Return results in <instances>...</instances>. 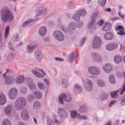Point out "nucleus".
I'll list each match as a JSON object with an SVG mask.
<instances>
[{"instance_id": "nucleus-26", "label": "nucleus", "mask_w": 125, "mask_h": 125, "mask_svg": "<svg viewBox=\"0 0 125 125\" xmlns=\"http://www.w3.org/2000/svg\"><path fill=\"white\" fill-rule=\"evenodd\" d=\"M28 48H27V52L29 53H31L33 51V50L35 48L37 47V45H28L27 46Z\"/></svg>"}, {"instance_id": "nucleus-30", "label": "nucleus", "mask_w": 125, "mask_h": 125, "mask_svg": "<svg viewBox=\"0 0 125 125\" xmlns=\"http://www.w3.org/2000/svg\"><path fill=\"white\" fill-rule=\"evenodd\" d=\"M32 71L34 75L38 77L41 78L44 77V76L43 75L38 72L35 70H33Z\"/></svg>"}, {"instance_id": "nucleus-2", "label": "nucleus", "mask_w": 125, "mask_h": 125, "mask_svg": "<svg viewBox=\"0 0 125 125\" xmlns=\"http://www.w3.org/2000/svg\"><path fill=\"white\" fill-rule=\"evenodd\" d=\"M26 104L25 99L23 97L18 98L15 102L14 105L17 110H20L23 108Z\"/></svg>"}, {"instance_id": "nucleus-59", "label": "nucleus", "mask_w": 125, "mask_h": 125, "mask_svg": "<svg viewBox=\"0 0 125 125\" xmlns=\"http://www.w3.org/2000/svg\"><path fill=\"white\" fill-rule=\"evenodd\" d=\"M13 58V54H10L8 56V58L10 60L12 59Z\"/></svg>"}, {"instance_id": "nucleus-23", "label": "nucleus", "mask_w": 125, "mask_h": 125, "mask_svg": "<svg viewBox=\"0 0 125 125\" xmlns=\"http://www.w3.org/2000/svg\"><path fill=\"white\" fill-rule=\"evenodd\" d=\"M36 97L38 99H39L42 96V93L39 90H36L34 93Z\"/></svg>"}, {"instance_id": "nucleus-60", "label": "nucleus", "mask_w": 125, "mask_h": 125, "mask_svg": "<svg viewBox=\"0 0 125 125\" xmlns=\"http://www.w3.org/2000/svg\"><path fill=\"white\" fill-rule=\"evenodd\" d=\"M104 10L105 11L110 12L111 11V9L110 8H108L105 9Z\"/></svg>"}, {"instance_id": "nucleus-57", "label": "nucleus", "mask_w": 125, "mask_h": 125, "mask_svg": "<svg viewBox=\"0 0 125 125\" xmlns=\"http://www.w3.org/2000/svg\"><path fill=\"white\" fill-rule=\"evenodd\" d=\"M104 21L103 20H100L98 23V24L99 25L101 26L104 23Z\"/></svg>"}, {"instance_id": "nucleus-62", "label": "nucleus", "mask_w": 125, "mask_h": 125, "mask_svg": "<svg viewBox=\"0 0 125 125\" xmlns=\"http://www.w3.org/2000/svg\"><path fill=\"white\" fill-rule=\"evenodd\" d=\"M119 15L122 18H124V15L122 14L121 12H120L119 13Z\"/></svg>"}, {"instance_id": "nucleus-1", "label": "nucleus", "mask_w": 125, "mask_h": 125, "mask_svg": "<svg viewBox=\"0 0 125 125\" xmlns=\"http://www.w3.org/2000/svg\"><path fill=\"white\" fill-rule=\"evenodd\" d=\"M2 20L5 22L7 21H10L14 18V16L11 12L6 7H4L1 10Z\"/></svg>"}, {"instance_id": "nucleus-41", "label": "nucleus", "mask_w": 125, "mask_h": 125, "mask_svg": "<svg viewBox=\"0 0 125 125\" xmlns=\"http://www.w3.org/2000/svg\"><path fill=\"white\" fill-rule=\"evenodd\" d=\"M78 13L81 15L84 16L86 14V12L83 9H81L79 10L78 11Z\"/></svg>"}, {"instance_id": "nucleus-40", "label": "nucleus", "mask_w": 125, "mask_h": 125, "mask_svg": "<svg viewBox=\"0 0 125 125\" xmlns=\"http://www.w3.org/2000/svg\"><path fill=\"white\" fill-rule=\"evenodd\" d=\"M29 88L32 91L36 89V86L32 83H30L29 86Z\"/></svg>"}, {"instance_id": "nucleus-52", "label": "nucleus", "mask_w": 125, "mask_h": 125, "mask_svg": "<svg viewBox=\"0 0 125 125\" xmlns=\"http://www.w3.org/2000/svg\"><path fill=\"white\" fill-rule=\"evenodd\" d=\"M75 87L78 90L80 91L82 90V88L78 84H76L75 86Z\"/></svg>"}, {"instance_id": "nucleus-3", "label": "nucleus", "mask_w": 125, "mask_h": 125, "mask_svg": "<svg viewBox=\"0 0 125 125\" xmlns=\"http://www.w3.org/2000/svg\"><path fill=\"white\" fill-rule=\"evenodd\" d=\"M63 99L65 102H69L71 101L72 97L71 94L68 93H62L58 97L59 102L62 104H63Z\"/></svg>"}, {"instance_id": "nucleus-50", "label": "nucleus", "mask_w": 125, "mask_h": 125, "mask_svg": "<svg viewBox=\"0 0 125 125\" xmlns=\"http://www.w3.org/2000/svg\"><path fill=\"white\" fill-rule=\"evenodd\" d=\"M83 24V22L80 21L77 23V26L79 28H81Z\"/></svg>"}, {"instance_id": "nucleus-43", "label": "nucleus", "mask_w": 125, "mask_h": 125, "mask_svg": "<svg viewBox=\"0 0 125 125\" xmlns=\"http://www.w3.org/2000/svg\"><path fill=\"white\" fill-rule=\"evenodd\" d=\"M31 20L29 19L26 21L25 22L22 24V26L23 27H26L28 24L29 23L31 22L32 21Z\"/></svg>"}, {"instance_id": "nucleus-42", "label": "nucleus", "mask_w": 125, "mask_h": 125, "mask_svg": "<svg viewBox=\"0 0 125 125\" xmlns=\"http://www.w3.org/2000/svg\"><path fill=\"white\" fill-rule=\"evenodd\" d=\"M2 125H11V124L8 119H6L2 122Z\"/></svg>"}, {"instance_id": "nucleus-28", "label": "nucleus", "mask_w": 125, "mask_h": 125, "mask_svg": "<svg viewBox=\"0 0 125 125\" xmlns=\"http://www.w3.org/2000/svg\"><path fill=\"white\" fill-rule=\"evenodd\" d=\"M12 106L10 105H8L4 109V111L5 113L7 114H9L12 110Z\"/></svg>"}, {"instance_id": "nucleus-17", "label": "nucleus", "mask_w": 125, "mask_h": 125, "mask_svg": "<svg viewBox=\"0 0 125 125\" xmlns=\"http://www.w3.org/2000/svg\"><path fill=\"white\" fill-rule=\"evenodd\" d=\"M6 102V100L5 95L3 94H0V105H3Z\"/></svg>"}, {"instance_id": "nucleus-44", "label": "nucleus", "mask_w": 125, "mask_h": 125, "mask_svg": "<svg viewBox=\"0 0 125 125\" xmlns=\"http://www.w3.org/2000/svg\"><path fill=\"white\" fill-rule=\"evenodd\" d=\"M20 91L22 94H25L27 92L26 88L24 87L21 88L20 89Z\"/></svg>"}, {"instance_id": "nucleus-16", "label": "nucleus", "mask_w": 125, "mask_h": 125, "mask_svg": "<svg viewBox=\"0 0 125 125\" xmlns=\"http://www.w3.org/2000/svg\"><path fill=\"white\" fill-rule=\"evenodd\" d=\"M104 38L106 40H109L113 39V36L112 34L110 32H107L104 34Z\"/></svg>"}, {"instance_id": "nucleus-6", "label": "nucleus", "mask_w": 125, "mask_h": 125, "mask_svg": "<svg viewBox=\"0 0 125 125\" xmlns=\"http://www.w3.org/2000/svg\"><path fill=\"white\" fill-rule=\"evenodd\" d=\"M17 91L14 88H11L9 90L8 95L9 98L11 100L14 99L17 96Z\"/></svg>"}, {"instance_id": "nucleus-36", "label": "nucleus", "mask_w": 125, "mask_h": 125, "mask_svg": "<svg viewBox=\"0 0 125 125\" xmlns=\"http://www.w3.org/2000/svg\"><path fill=\"white\" fill-rule=\"evenodd\" d=\"M73 19L76 21H78L80 19V17L79 13H76L74 14L73 16Z\"/></svg>"}, {"instance_id": "nucleus-61", "label": "nucleus", "mask_w": 125, "mask_h": 125, "mask_svg": "<svg viewBox=\"0 0 125 125\" xmlns=\"http://www.w3.org/2000/svg\"><path fill=\"white\" fill-rule=\"evenodd\" d=\"M5 34H4V37L5 38H7L8 35L9 33V32H5Z\"/></svg>"}, {"instance_id": "nucleus-34", "label": "nucleus", "mask_w": 125, "mask_h": 125, "mask_svg": "<svg viewBox=\"0 0 125 125\" xmlns=\"http://www.w3.org/2000/svg\"><path fill=\"white\" fill-rule=\"evenodd\" d=\"M37 85L39 88L40 90H44L45 88L44 84L42 82L38 83L37 84Z\"/></svg>"}, {"instance_id": "nucleus-29", "label": "nucleus", "mask_w": 125, "mask_h": 125, "mask_svg": "<svg viewBox=\"0 0 125 125\" xmlns=\"http://www.w3.org/2000/svg\"><path fill=\"white\" fill-rule=\"evenodd\" d=\"M62 86L63 88L67 87L68 85V84L67 82V80L65 79L62 78Z\"/></svg>"}, {"instance_id": "nucleus-53", "label": "nucleus", "mask_w": 125, "mask_h": 125, "mask_svg": "<svg viewBox=\"0 0 125 125\" xmlns=\"http://www.w3.org/2000/svg\"><path fill=\"white\" fill-rule=\"evenodd\" d=\"M116 102V101L113 100L111 101L109 104L108 106L109 107H111L112 105H113L115 103V102Z\"/></svg>"}, {"instance_id": "nucleus-20", "label": "nucleus", "mask_w": 125, "mask_h": 125, "mask_svg": "<svg viewBox=\"0 0 125 125\" xmlns=\"http://www.w3.org/2000/svg\"><path fill=\"white\" fill-rule=\"evenodd\" d=\"M21 116L23 119L27 118L28 117V115L27 111L26 109L22 110L21 112Z\"/></svg>"}, {"instance_id": "nucleus-31", "label": "nucleus", "mask_w": 125, "mask_h": 125, "mask_svg": "<svg viewBox=\"0 0 125 125\" xmlns=\"http://www.w3.org/2000/svg\"><path fill=\"white\" fill-rule=\"evenodd\" d=\"M71 116L72 118H75L77 117V115H79L77 114L74 110L70 111Z\"/></svg>"}, {"instance_id": "nucleus-25", "label": "nucleus", "mask_w": 125, "mask_h": 125, "mask_svg": "<svg viewBox=\"0 0 125 125\" xmlns=\"http://www.w3.org/2000/svg\"><path fill=\"white\" fill-rule=\"evenodd\" d=\"M109 82L111 83L112 84L115 83V79L114 75L110 74L109 76Z\"/></svg>"}, {"instance_id": "nucleus-35", "label": "nucleus", "mask_w": 125, "mask_h": 125, "mask_svg": "<svg viewBox=\"0 0 125 125\" xmlns=\"http://www.w3.org/2000/svg\"><path fill=\"white\" fill-rule=\"evenodd\" d=\"M95 21L94 19L91 20L89 22L87 26V28L88 29H90L94 23Z\"/></svg>"}, {"instance_id": "nucleus-21", "label": "nucleus", "mask_w": 125, "mask_h": 125, "mask_svg": "<svg viewBox=\"0 0 125 125\" xmlns=\"http://www.w3.org/2000/svg\"><path fill=\"white\" fill-rule=\"evenodd\" d=\"M76 27V24L73 21H71L70 22L68 26V29L72 30H75V29Z\"/></svg>"}, {"instance_id": "nucleus-14", "label": "nucleus", "mask_w": 125, "mask_h": 125, "mask_svg": "<svg viewBox=\"0 0 125 125\" xmlns=\"http://www.w3.org/2000/svg\"><path fill=\"white\" fill-rule=\"evenodd\" d=\"M35 56L36 59L39 61H41L43 57V55L40 49L36 50Z\"/></svg>"}, {"instance_id": "nucleus-63", "label": "nucleus", "mask_w": 125, "mask_h": 125, "mask_svg": "<svg viewBox=\"0 0 125 125\" xmlns=\"http://www.w3.org/2000/svg\"><path fill=\"white\" fill-rule=\"evenodd\" d=\"M17 125H25V124L21 122H19L17 124Z\"/></svg>"}, {"instance_id": "nucleus-49", "label": "nucleus", "mask_w": 125, "mask_h": 125, "mask_svg": "<svg viewBox=\"0 0 125 125\" xmlns=\"http://www.w3.org/2000/svg\"><path fill=\"white\" fill-rule=\"evenodd\" d=\"M86 39V38L85 37L83 38H82L81 40V42L80 43V46H81L83 45L84 43L85 40Z\"/></svg>"}, {"instance_id": "nucleus-37", "label": "nucleus", "mask_w": 125, "mask_h": 125, "mask_svg": "<svg viewBox=\"0 0 125 125\" xmlns=\"http://www.w3.org/2000/svg\"><path fill=\"white\" fill-rule=\"evenodd\" d=\"M97 84L100 87H103L105 85V84L104 82L101 80H99L98 81Z\"/></svg>"}, {"instance_id": "nucleus-48", "label": "nucleus", "mask_w": 125, "mask_h": 125, "mask_svg": "<svg viewBox=\"0 0 125 125\" xmlns=\"http://www.w3.org/2000/svg\"><path fill=\"white\" fill-rule=\"evenodd\" d=\"M39 31H46V29L45 26H42L40 28Z\"/></svg>"}, {"instance_id": "nucleus-9", "label": "nucleus", "mask_w": 125, "mask_h": 125, "mask_svg": "<svg viewBox=\"0 0 125 125\" xmlns=\"http://www.w3.org/2000/svg\"><path fill=\"white\" fill-rule=\"evenodd\" d=\"M118 46L117 44L115 42L108 43L106 46V49L108 51H112L116 49Z\"/></svg>"}, {"instance_id": "nucleus-45", "label": "nucleus", "mask_w": 125, "mask_h": 125, "mask_svg": "<svg viewBox=\"0 0 125 125\" xmlns=\"http://www.w3.org/2000/svg\"><path fill=\"white\" fill-rule=\"evenodd\" d=\"M27 99L29 102H31L33 100V96L31 94L29 95L27 97Z\"/></svg>"}, {"instance_id": "nucleus-32", "label": "nucleus", "mask_w": 125, "mask_h": 125, "mask_svg": "<svg viewBox=\"0 0 125 125\" xmlns=\"http://www.w3.org/2000/svg\"><path fill=\"white\" fill-rule=\"evenodd\" d=\"M119 91V90L116 91L115 92H110V94L111 96L115 98H116L118 96L117 93H118Z\"/></svg>"}, {"instance_id": "nucleus-11", "label": "nucleus", "mask_w": 125, "mask_h": 125, "mask_svg": "<svg viewBox=\"0 0 125 125\" xmlns=\"http://www.w3.org/2000/svg\"><path fill=\"white\" fill-rule=\"evenodd\" d=\"M58 111V114L60 117L65 118L67 117L68 115L67 113L62 108H60Z\"/></svg>"}, {"instance_id": "nucleus-58", "label": "nucleus", "mask_w": 125, "mask_h": 125, "mask_svg": "<svg viewBox=\"0 0 125 125\" xmlns=\"http://www.w3.org/2000/svg\"><path fill=\"white\" fill-rule=\"evenodd\" d=\"M43 81L48 86L49 84V82L48 80L46 79H43Z\"/></svg>"}, {"instance_id": "nucleus-12", "label": "nucleus", "mask_w": 125, "mask_h": 125, "mask_svg": "<svg viewBox=\"0 0 125 125\" xmlns=\"http://www.w3.org/2000/svg\"><path fill=\"white\" fill-rule=\"evenodd\" d=\"M36 10L41 14L45 15L47 14L46 9L40 5H38L36 7Z\"/></svg>"}, {"instance_id": "nucleus-15", "label": "nucleus", "mask_w": 125, "mask_h": 125, "mask_svg": "<svg viewBox=\"0 0 125 125\" xmlns=\"http://www.w3.org/2000/svg\"><path fill=\"white\" fill-rule=\"evenodd\" d=\"M14 78L12 77L8 76L6 78L5 82L7 84H10L13 83L15 81Z\"/></svg>"}, {"instance_id": "nucleus-8", "label": "nucleus", "mask_w": 125, "mask_h": 125, "mask_svg": "<svg viewBox=\"0 0 125 125\" xmlns=\"http://www.w3.org/2000/svg\"><path fill=\"white\" fill-rule=\"evenodd\" d=\"M93 56V60L94 62H101L103 61V58L100 55L96 52H94L92 53Z\"/></svg>"}, {"instance_id": "nucleus-64", "label": "nucleus", "mask_w": 125, "mask_h": 125, "mask_svg": "<svg viewBox=\"0 0 125 125\" xmlns=\"http://www.w3.org/2000/svg\"><path fill=\"white\" fill-rule=\"evenodd\" d=\"M120 100L125 101V95L121 97L120 99Z\"/></svg>"}, {"instance_id": "nucleus-46", "label": "nucleus", "mask_w": 125, "mask_h": 125, "mask_svg": "<svg viewBox=\"0 0 125 125\" xmlns=\"http://www.w3.org/2000/svg\"><path fill=\"white\" fill-rule=\"evenodd\" d=\"M124 30V28L123 27L120 25L117 26L115 29V30L116 31L119 30V31H123Z\"/></svg>"}, {"instance_id": "nucleus-24", "label": "nucleus", "mask_w": 125, "mask_h": 125, "mask_svg": "<svg viewBox=\"0 0 125 125\" xmlns=\"http://www.w3.org/2000/svg\"><path fill=\"white\" fill-rule=\"evenodd\" d=\"M122 58L121 56L116 55L115 57V58L114 59V61L115 63L118 64L121 62Z\"/></svg>"}, {"instance_id": "nucleus-7", "label": "nucleus", "mask_w": 125, "mask_h": 125, "mask_svg": "<svg viewBox=\"0 0 125 125\" xmlns=\"http://www.w3.org/2000/svg\"><path fill=\"white\" fill-rule=\"evenodd\" d=\"M53 36L54 38L59 41H62L64 39V36L62 32H53Z\"/></svg>"}, {"instance_id": "nucleus-5", "label": "nucleus", "mask_w": 125, "mask_h": 125, "mask_svg": "<svg viewBox=\"0 0 125 125\" xmlns=\"http://www.w3.org/2000/svg\"><path fill=\"white\" fill-rule=\"evenodd\" d=\"M101 42V40L100 38L98 36H95L93 42V47L94 49L99 48Z\"/></svg>"}, {"instance_id": "nucleus-4", "label": "nucleus", "mask_w": 125, "mask_h": 125, "mask_svg": "<svg viewBox=\"0 0 125 125\" xmlns=\"http://www.w3.org/2000/svg\"><path fill=\"white\" fill-rule=\"evenodd\" d=\"M83 87L85 90L88 92H90L92 89V84L91 81L88 79L83 80Z\"/></svg>"}, {"instance_id": "nucleus-18", "label": "nucleus", "mask_w": 125, "mask_h": 125, "mask_svg": "<svg viewBox=\"0 0 125 125\" xmlns=\"http://www.w3.org/2000/svg\"><path fill=\"white\" fill-rule=\"evenodd\" d=\"M88 110L87 107L84 105H82L79 109V112L80 113H83L86 112Z\"/></svg>"}, {"instance_id": "nucleus-10", "label": "nucleus", "mask_w": 125, "mask_h": 125, "mask_svg": "<svg viewBox=\"0 0 125 125\" xmlns=\"http://www.w3.org/2000/svg\"><path fill=\"white\" fill-rule=\"evenodd\" d=\"M88 71L90 73L93 75H97L99 74V70L97 67H90L88 68Z\"/></svg>"}, {"instance_id": "nucleus-39", "label": "nucleus", "mask_w": 125, "mask_h": 125, "mask_svg": "<svg viewBox=\"0 0 125 125\" xmlns=\"http://www.w3.org/2000/svg\"><path fill=\"white\" fill-rule=\"evenodd\" d=\"M49 116H46L47 120V125H54V123L53 121L51 119L49 118Z\"/></svg>"}, {"instance_id": "nucleus-56", "label": "nucleus", "mask_w": 125, "mask_h": 125, "mask_svg": "<svg viewBox=\"0 0 125 125\" xmlns=\"http://www.w3.org/2000/svg\"><path fill=\"white\" fill-rule=\"evenodd\" d=\"M19 39V38H18L16 37H13L12 40L13 42H16L18 41Z\"/></svg>"}, {"instance_id": "nucleus-54", "label": "nucleus", "mask_w": 125, "mask_h": 125, "mask_svg": "<svg viewBox=\"0 0 125 125\" xmlns=\"http://www.w3.org/2000/svg\"><path fill=\"white\" fill-rule=\"evenodd\" d=\"M55 59L57 61H59L62 62L64 61V59L63 58H60L57 57H55Z\"/></svg>"}, {"instance_id": "nucleus-55", "label": "nucleus", "mask_w": 125, "mask_h": 125, "mask_svg": "<svg viewBox=\"0 0 125 125\" xmlns=\"http://www.w3.org/2000/svg\"><path fill=\"white\" fill-rule=\"evenodd\" d=\"M46 32H39L40 35L41 36H44L46 33Z\"/></svg>"}, {"instance_id": "nucleus-51", "label": "nucleus", "mask_w": 125, "mask_h": 125, "mask_svg": "<svg viewBox=\"0 0 125 125\" xmlns=\"http://www.w3.org/2000/svg\"><path fill=\"white\" fill-rule=\"evenodd\" d=\"M106 1V0H101V6L103 7L105 5Z\"/></svg>"}, {"instance_id": "nucleus-19", "label": "nucleus", "mask_w": 125, "mask_h": 125, "mask_svg": "<svg viewBox=\"0 0 125 125\" xmlns=\"http://www.w3.org/2000/svg\"><path fill=\"white\" fill-rule=\"evenodd\" d=\"M75 55L74 52H73L69 55L67 60V61L70 63H71L74 60L75 58Z\"/></svg>"}, {"instance_id": "nucleus-22", "label": "nucleus", "mask_w": 125, "mask_h": 125, "mask_svg": "<svg viewBox=\"0 0 125 125\" xmlns=\"http://www.w3.org/2000/svg\"><path fill=\"white\" fill-rule=\"evenodd\" d=\"M104 24L105 25L103 26L102 29V30L104 31L109 30L110 29V23H105Z\"/></svg>"}, {"instance_id": "nucleus-13", "label": "nucleus", "mask_w": 125, "mask_h": 125, "mask_svg": "<svg viewBox=\"0 0 125 125\" xmlns=\"http://www.w3.org/2000/svg\"><path fill=\"white\" fill-rule=\"evenodd\" d=\"M103 69L106 73H109L112 70L113 67L111 64L108 63L104 65Z\"/></svg>"}, {"instance_id": "nucleus-33", "label": "nucleus", "mask_w": 125, "mask_h": 125, "mask_svg": "<svg viewBox=\"0 0 125 125\" xmlns=\"http://www.w3.org/2000/svg\"><path fill=\"white\" fill-rule=\"evenodd\" d=\"M98 12L97 11H95L92 14L90 17L91 20L94 19L95 21V19H94L96 18L98 15Z\"/></svg>"}, {"instance_id": "nucleus-27", "label": "nucleus", "mask_w": 125, "mask_h": 125, "mask_svg": "<svg viewBox=\"0 0 125 125\" xmlns=\"http://www.w3.org/2000/svg\"><path fill=\"white\" fill-rule=\"evenodd\" d=\"M24 80L23 76L21 75L18 77L16 80V83H23Z\"/></svg>"}, {"instance_id": "nucleus-38", "label": "nucleus", "mask_w": 125, "mask_h": 125, "mask_svg": "<svg viewBox=\"0 0 125 125\" xmlns=\"http://www.w3.org/2000/svg\"><path fill=\"white\" fill-rule=\"evenodd\" d=\"M40 105V103L37 101H35L34 102L33 104V108L34 109L38 108L39 107Z\"/></svg>"}, {"instance_id": "nucleus-47", "label": "nucleus", "mask_w": 125, "mask_h": 125, "mask_svg": "<svg viewBox=\"0 0 125 125\" xmlns=\"http://www.w3.org/2000/svg\"><path fill=\"white\" fill-rule=\"evenodd\" d=\"M77 119H83L85 120L87 119V117L84 115H79L77 116Z\"/></svg>"}]
</instances>
